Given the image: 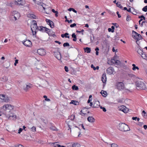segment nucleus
Returning a JSON list of instances; mask_svg holds the SVG:
<instances>
[{
  "label": "nucleus",
  "instance_id": "ea45409f",
  "mask_svg": "<svg viewBox=\"0 0 147 147\" xmlns=\"http://www.w3.org/2000/svg\"><path fill=\"white\" fill-rule=\"evenodd\" d=\"M45 31V32H46L47 33L49 34L50 32H51L50 30L46 28H45L44 29Z\"/></svg>",
  "mask_w": 147,
  "mask_h": 147
},
{
  "label": "nucleus",
  "instance_id": "a18cd8bd",
  "mask_svg": "<svg viewBox=\"0 0 147 147\" xmlns=\"http://www.w3.org/2000/svg\"><path fill=\"white\" fill-rule=\"evenodd\" d=\"M142 10L145 12L147 11V5L144 7L142 9Z\"/></svg>",
  "mask_w": 147,
  "mask_h": 147
},
{
  "label": "nucleus",
  "instance_id": "b1692460",
  "mask_svg": "<svg viewBox=\"0 0 147 147\" xmlns=\"http://www.w3.org/2000/svg\"><path fill=\"white\" fill-rule=\"evenodd\" d=\"M28 17L30 18L36 19V16L34 15L30 14L28 15Z\"/></svg>",
  "mask_w": 147,
  "mask_h": 147
},
{
  "label": "nucleus",
  "instance_id": "a211bd4d",
  "mask_svg": "<svg viewBox=\"0 0 147 147\" xmlns=\"http://www.w3.org/2000/svg\"><path fill=\"white\" fill-rule=\"evenodd\" d=\"M101 80L103 83H105L107 81V78L106 74L105 73L103 74L101 78Z\"/></svg>",
  "mask_w": 147,
  "mask_h": 147
},
{
  "label": "nucleus",
  "instance_id": "7ed1b4c3",
  "mask_svg": "<svg viewBox=\"0 0 147 147\" xmlns=\"http://www.w3.org/2000/svg\"><path fill=\"white\" fill-rule=\"evenodd\" d=\"M136 86L139 88L142 89H144L146 88L145 84L142 82L140 81H137L136 82Z\"/></svg>",
  "mask_w": 147,
  "mask_h": 147
},
{
  "label": "nucleus",
  "instance_id": "412c9836",
  "mask_svg": "<svg viewBox=\"0 0 147 147\" xmlns=\"http://www.w3.org/2000/svg\"><path fill=\"white\" fill-rule=\"evenodd\" d=\"M87 120L89 122L93 123L94 122L95 119L92 117L90 116L88 117Z\"/></svg>",
  "mask_w": 147,
  "mask_h": 147
},
{
  "label": "nucleus",
  "instance_id": "864d4df0",
  "mask_svg": "<svg viewBox=\"0 0 147 147\" xmlns=\"http://www.w3.org/2000/svg\"><path fill=\"white\" fill-rule=\"evenodd\" d=\"M108 31L109 32H114V30L110 28H109L108 29Z\"/></svg>",
  "mask_w": 147,
  "mask_h": 147
},
{
  "label": "nucleus",
  "instance_id": "7c9ffc66",
  "mask_svg": "<svg viewBox=\"0 0 147 147\" xmlns=\"http://www.w3.org/2000/svg\"><path fill=\"white\" fill-rule=\"evenodd\" d=\"M45 28V27H43L42 26H40L38 29L40 31H42V32H45L44 29Z\"/></svg>",
  "mask_w": 147,
  "mask_h": 147
},
{
  "label": "nucleus",
  "instance_id": "e433bc0d",
  "mask_svg": "<svg viewBox=\"0 0 147 147\" xmlns=\"http://www.w3.org/2000/svg\"><path fill=\"white\" fill-rule=\"evenodd\" d=\"M141 55H140L141 57L144 59H146V58L147 57V56L145 54V53L144 52H143L142 53V54H141Z\"/></svg>",
  "mask_w": 147,
  "mask_h": 147
},
{
  "label": "nucleus",
  "instance_id": "4be33fe9",
  "mask_svg": "<svg viewBox=\"0 0 147 147\" xmlns=\"http://www.w3.org/2000/svg\"><path fill=\"white\" fill-rule=\"evenodd\" d=\"M84 50L85 52H86L87 53H90L91 51V49L90 48L86 47L84 48Z\"/></svg>",
  "mask_w": 147,
  "mask_h": 147
},
{
  "label": "nucleus",
  "instance_id": "c9c22d12",
  "mask_svg": "<svg viewBox=\"0 0 147 147\" xmlns=\"http://www.w3.org/2000/svg\"><path fill=\"white\" fill-rule=\"evenodd\" d=\"M53 146L54 147H61V146L58 144L57 142H55L52 144Z\"/></svg>",
  "mask_w": 147,
  "mask_h": 147
},
{
  "label": "nucleus",
  "instance_id": "c756f323",
  "mask_svg": "<svg viewBox=\"0 0 147 147\" xmlns=\"http://www.w3.org/2000/svg\"><path fill=\"white\" fill-rule=\"evenodd\" d=\"M72 37L74 38L73 39V41H76L77 38L76 37V35L74 33H73L71 35Z\"/></svg>",
  "mask_w": 147,
  "mask_h": 147
},
{
  "label": "nucleus",
  "instance_id": "bf43d9fd",
  "mask_svg": "<svg viewBox=\"0 0 147 147\" xmlns=\"http://www.w3.org/2000/svg\"><path fill=\"white\" fill-rule=\"evenodd\" d=\"M32 130L33 131H36V128L34 127H33L31 128Z\"/></svg>",
  "mask_w": 147,
  "mask_h": 147
},
{
  "label": "nucleus",
  "instance_id": "9b49d317",
  "mask_svg": "<svg viewBox=\"0 0 147 147\" xmlns=\"http://www.w3.org/2000/svg\"><path fill=\"white\" fill-rule=\"evenodd\" d=\"M0 98L3 100L4 101L8 102L9 101V97L3 94H0Z\"/></svg>",
  "mask_w": 147,
  "mask_h": 147
},
{
  "label": "nucleus",
  "instance_id": "aec40b11",
  "mask_svg": "<svg viewBox=\"0 0 147 147\" xmlns=\"http://www.w3.org/2000/svg\"><path fill=\"white\" fill-rule=\"evenodd\" d=\"M133 33L137 34L136 37V39L137 40H139L142 39V37L140 34L137 33L134 30H133Z\"/></svg>",
  "mask_w": 147,
  "mask_h": 147
},
{
  "label": "nucleus",
  "instance_id": "680f3d73",
  "mask_svg": "<svg viewBox=\"0 0 147 147\" xmlns=\"http://www.w3.org/2000/svg\"><path fill=\"white\" fill-rule=\"evenodd\" d=\"M147 23V22L146 21H142L141 23L140 26L141 27H142L143 26V23Z\"/></svg>",
  "mask_w": 147,
  "mask_h": 147
},
{
  "label": "nucleus",
  "instance_id": "13d9d810",
  "mask_svg": "<svg viewBox=\"0 0 147 147\" xmlns=\"http://www.w3.org/2000/svg\"><path fill=\"white\" fill-rule=\"evenodd\" d=\"M131 19L130 17L129 16H127V17L126 18V20L127 21H129Z\"/></svg>",
  "mask_w": 147,
  "mask_h": 147
},
{
  "label": "nucleus",
  "instance_id": "58836bf2",
  "mask_svg": "<svg viewBox=\"0 0 147 147\" xmlns=\"http://www.w3.org/2000/svg\"><path fill=\"white\" fill-rule=\"evenodd\" d=\"M72 89L73 90H78V87L77 86H76L75 85H74L72 86Z\"/></svg>",
  "mask_w": 147,
  "mask_h": 147
},
{
  "label": "nucleus",
  "instance_id": "052dcab7",
  "mask_svg": "<svg viewBox=\"0 0 147 147\" xmlns=\"http://www.w3.org/2000/svg\"><path fill=\"white\" fill-rule=\"evenodd\" d=\"M138 18H143L144 20H145V17L143 15H141L140 16H139Z\"/></svg>",
  "mask_w": 147,
  "mask_h": 147
},
{
  "label": "nucleus",
  "instance_id": "6e6d98bb",
  "mask_svg": "<svg viewBox=\"0 0 147 147\" xmlns=\"http://www.w3.org/2000/svg\"><path fill=\"white\" fill-rule=\"evenodd\" d=\"M64 69H65V71L66 72H68V71H69L68 68L66 66H65L64 67Z\"/></svg>",
  "mask_w": 147,
  "mask_h": 147
},
{
  "label": "nucleus",
  "instance_id": "3c124183",
  "mask_svg": "<svg viewBox=\"0 0 147 147\" xmlns=\"http://www.w3.org/2000/svg\"><path fill=\"white\" fill-rule=\"evenodd\" d=\"M132 34H133L132 36H133V38H134L136 39V37L137 34H136L135 33H133V30L132 31Z\"/></svg>",
  "mask_w": 147,
  "mask_h": 147
},
{
  "label": "nucleus",
  "instance_id": "09e8293b",
  "mask_svg": "<svg viewBox=\"0 0 147 147\" xmlns=\"http://www.w3.org/2000/svg\"><path fill=\"white\" fill-rule=\"evenodd\" d=\"M112 25H113L114 27L115 26L116 28H118L119 27V25L116 23H112Z\"/></svg>",
  "mask_w": 147,
  "mask_h": 147
},
{
  "label": "nucleus",
  "instance_id": "79ce46f5",
  "mask_svg": "<svg viewBox=\"0 0 147 147\" xmlns=\"http://www.w3.org/2000/svg\"><path fill=\"white\" fill-rule=\"evenodd\" d=\"M125 102V100L124 99H122L121 100H120V105H123Z\"/></svg>",
  "mask_w": 147,
  "mask_h": 147
},
{
  "label": "nucleus",
  "instance_id": "8fccbe9b",
  "mask_svg": "<svg viewBox=\"0 0 147 147\" xmlns=\"http://www.w3.org/2000/svg\"><path fill=\"white\" fill-rule=\"evenodd\" d=\"M111 147H118L117 145L115 144H111Z\"/></svg>",
  "mask_w": 147,
  "mask_h": 147
},
{
  "label": "nucleus",
  "instance_id": "0eeeda50",
  "mask_svg": "<svg viewBox=\"0 0 147 147\" xmlns=\"http://www.w3.org/2000/svg\"><path fill=\"white\" fill-rule=\"evenodd\" d=\"M12 15L14 16L15 20H16L18 19L20 17V13L18 11H13L12 13Z\"/></svg>",
  "mask_w": 147,
  "mask_h": 147
},
{
  "label": "nucleus",
  "instance_id": "a878e982",
  "mask_svg": "<svg viewBox=\"0 0 147 147\" xmlns=\"http://www.w3.org/2000/svg\"><path fill=\"white\" fill-rule=\"evenodd\" d=\"M69 35V34L67 33H65V34H62L61 36L62 38H64L65 37V38H69V36H67V35Z\"/></svg>",
  "mask_w": 147,
  "mask_h": 147
},
{
  "label": "nucleus",
  "instance_id": "f257e3e1",
  "mask_svg": "<svg viewBox=\"0 0 147 147\" xmlns=\"http://www.w3.org/2000/svg\"><path fill=\"white\" fill-rule=\"evenodd\" d=\"M31 27L33 35H36V30L38 29V28L37 26L36 22L35 20H33L32 21Z\"/></svg>",
  "mask_w": 147,
  "mask_h": 147
},
{
  "label": "nucleus",
  "instance_id": "2f4dec72",
  "mask_svg": "<svg viewBox=\"0 0 147 147\" xmlns=\"http://www.w3.org/2000/svg\"><path fill=\"white\" fill-rule=\"evenodd\" d=\"M91 67L94 70H95L96 69L98 70L99 68V67L98 66H97L96 67L94 66L93 64H91Z\"/></svg>",
  "mask_w": 147,
  "mask_h": 147
},
{
  "label": "nucleus",
  "instance_id": "9d476101",
  "mask_svg": "<svg viewBox=\"0 0 147 147\" xmlns=\"http://www.w3.org/2000/svg\"><path fill=\"white\" fill-rule=\"evenodd\" d=\"M22 43L25 46L27 47H31L32 46V43L30 40H26L25 41H23Z\"/></svg>",
  "mask_w": 147,
  "mask_h": 147
},
{
  "label": "nucleus",
  "instance_id": "4c0bfd02",
  "mask_svg": "<svg viewBox=\"0 0 147 147\" xmlns=\"http://www.w3.org/2000/svg\"><path fill=\"white\" fill-rule=\"evenodd\" d=\"M143 52L142 50V49H140L139 48V49H138L137 51V53H138L140 55H141V54H142V53Z\"/></svg>",
  "mask_w": 147,
  "mask_h": 147
},
{
  "label": "nucleus",
  "instance_id": "e2e57ef3",
  "mask_svg": "<svg viewBox=\"0 0 147 147\" xmlns=\"http://www.w3.org/2000/svg\"><path fill=\"white\" fill-rule=\"evenodd\" d=\"M84 31V30H82L81 31H79L78 30H76V32L77 33H83Z\"/></svg>",
  "mask_w": 147,
  "mask_h": 147
},
{
  "label": "nucleus",
  "instance_id": "2eb2a0df",
  "mask_svg": "<svg viewBox=\"0 0 147 147\" xmlns=\"http://www.w3.org/2000/svg\"><path fill=\"white\" fill-rule=\"evenodd\" d=\"M14 4L18 5H23L24 3L22 0H16Z\"/></svg>",
  "mask_w": 147,
  "mask_h": 147
},
{
  "label": "nucleus",
  "instance_id": "338daca9",
  "mask_svg": "<svg viewBox=\"0 0 147 147\" xmlns=\"http://www.w3.org/2000/svg\"><path fill=\"white\" fill-rule=\"evenodd\" d=\"M15 147H22L23 146L19 144L18 145H15Z\"/></svg>",
  "mask_w": 147,
  "mask_h": 147
},
{
  "label": "nucleus",
  "instance_id": "5701e85b",
  "mask_svg": "<svg viewBox=\"0 0 147 147\" xmlns=\"http://www.w3.org/2000/svg\"><path fill=\"white\" fill-rule=\"evenodd\" d=\"M70 104H73L75 105H78L79 104V102L76 100H72L70 102Z\"/></svg>",
  "mask_w": 147,
  "mask_h": 147
},
{
  "label": "nucleus",
  "instance_id": "603ef678",
  "mask_svg": "<svg viewBox=\"0 0 147 147\" xmlns=\"http://www.w3.org/2000/svg\"><path fill=\"white\" fill-rule=\"evenodd\" d=\"M100 108L101 109H102L103 111L104 112H106V109L105 107H102V106L100 107Z\"/></svg>",
  "mask_w": 147,
  "mask_h": 147
},
{
  "label": "nucleus",
  "instance_id": "4d7b16f0",
  "mask_svg": "<svg viewBox=\"0 0 147 147\" xmlns=\"http://www.w3.org/2000/svg\"><path fill=\"white\" fill-rule=\"evenodd\" d=\"M76 23H74L70 25V27L71 28H73L74 26H76Z\"/></svg>",
  "mask_w": 147,
  "mask_h": 147
},
{
  "label": "nucleus",
  "instance_id": "39448f33",
  "mask_svg": "<svg viewBox=\"0 0 147 147\" xmlns=\"http://www.w3.org/2000/svg\"><path fill=\"white\" fill-rule=\"evenodd\" d=\"M57 50L53 51L54 56L59 60H60L61 58V56L60 53L59 52V48H57Z\"/></svg>",
  "mask_w": 147,
  "mask_h": 147
},
{
  "label": "nucleus",
  "instance_id": "c03bdc74",
  "mask_svg": "<svg viewBox=\"0 0 147 147\" xmlns=\"http://www.w3.org/2000/svg\"><path fill=\"white\" fill-rule=\"evenodd\" d=\"M63 46L64 47H69V44L68 42H65L63 44Z\"/></svg>",
  "mask_w": 147,
  "mask_h": 147
},
{
  "label": "nucleus",
  "instance_id": "774afa93",
  "mask_svg": "<svg viewBox=\"0 0 147 147\" xmlns=\"http://www.w3.org/2000/svg\"><path fill=\"white\" fill-rule=\"evenodd\" d=\"M132 13L134 15H136L137 13L135 11V10H134L132 12Z\"/></svg>",
  "mask_w": 147,
  "mask_h": 147
},
{
  "label": "nucleus",
  "instance_id": "473e14b6",
  "mask_svg": "<svg viewBox=\"0 0 147 147\" xmlns=\"http://www.w3.org/2000/svg\"><path fill=\"white\" fill-rule=\"evenodd\" d=\"M115 88L119 90V82H117L115 84Z\"/></svg>",
  "mask_w": 147,
  "mask_h": 147
},
{
  "label": "nucleus",
  "instance_id": "6ab92c4d",
  "mask_svg": "<svg viewBox=\"0 0 147 147\" xmlns=\"http://www.w3.org/2000/svg\"><path fill=\"white\" fill-rule=\"evenodd\" d=\"M100 106V102L98 101H96L94 103L93 106L92 107L95 108H98Z\"/></svg>",
  "mask_w": 147,
  "mask_h": 147
},
{
  "label": "nucleus",
  "instance_id": "69168bd1",
  "mask_svg": "<svg viewBox=\"0 0 147 147\" xmlns=\"http://www.w3.org/2000/svg\"><path fill=\"white\" fill-rule=\"evenodd\" d=\"M18 60L16 59L15 60V63H14V65L16 66L17 63H18Z\"/></svg>",
  "mask_w": 147,
  "mask_h": 147
},
{
  "label": "nucleus",
  "instance_id": "f03ea898",
  "mask_svg": "<svg viewBox=\"0 0 147 147\" xmlns=\"http://www.w3.org/2000/svg\"><path fill=\"white\" fill-rule=\"evenodd\" d=\"M120 130L122 131H127L130 129L128 126L124 123H120Z\"/></svg>",
  "mask_w": 147,
  "mask_h": 147
},
{
  "label": "nucleus",
  "instance_id": "49530a36",
  "mask_svg": "<svg viewBox=\"0 0 147 147\" xmlns=\"http://www.w3.org/2000/svg\"><path fill=\"white\" fill-rule=\"evenodd\" d=\"M43 97L44 98H45V100L46 101H50V100L49 99L47 98V97L46 96L44 95L43 96Z\"/></svg>",
  "mask_w": 147,
  "mask_h": 147
},
{
  "label": "nucleus",
  "instance_id": "393cba45",
  "mask_svg": "<svg viewBox=\"0 0 147 147\" xmlns=\"http://www.w3.org/2000/svg\"><path fill=\"white\" fill-rule=\"evenodd\" d=\"M100 93L104 97H106L107 96V92L104 90H102Z\"/></svg>",
  "mask_w": 147,
  "mask_h": 147
},
{
  "label": "nucleus",
  "instance_id": "4468645a",
  "mask_svg": "<svg viewBox=\"0 0 147 147\" xmlns=\"http://www.w3.org/2000/svg\"><path fill=\"white\" fill-rule=\"evenodd\" d=\"M46 21L47 24L49 25L51 28H53L54 27V23L51 20L46 19Z\"/></svg>",
  "mask_w": 147,
  "mask_h": 147
},
{
  "label": "nucleus",
  "instance_id": "ddd939ff",
  "mask_svg": "<svg viewBox=\"0 0 147 147\" xmlns=\"http://www.w3.org/2000/svg\"><path fill=\"white\" fill-rule=\"evenodd\" d=\"M107 74H114V70L113 68L112 67H109L107 70Z\"/></svg>",
  "mask_w": 147,
  "mask_h": 147
},
{
  "label": "nucleus",
  "instance_id": "20e7f679",
  "mask_svg": "<svg viewBox=\"0 0 147 147\" xmlns=\"http://www.w3.org/2000/svg\"><path fill=\"white\" fill-rule=\"evenodd\" d=\"M33 86L30 83H27L24 84L22 88L25 91H28Z\"/></svg>",
  "mask_w": 147,
  "mask_h": 147
},
{
  "label": "nucleus",
  "instance_id": "f8f14e48",
  "mask_svg": "<svg viewBox=\"0 0 147 147\" xmlns=\"http://www.w3.org/2000/svg\"><path fill=\"white\" fill-rule=\"evenodd\" d=\"M37 53L40 55L43 56L46 54V51L44 49H39L37 50Z\"/></svg>",
  "mask_w": 147,
  "mask_h": 147
},
{
  "label": "nucleus",
  "instance_id": "f3484780",
  "mask_svg": "<svg viewBox=\"0 0 147 147\" xmlns=\"http://www.w3.org/2000/svg\"><path fill=\"white\" fill-rule=\"evenodd\" d=\"M111 62L114 64L118 65L119 63V60H117L115 56L114 57L113 59H111Z\"/></svg>",
  "mask_w": 147,
  "mask_h": 147
},
{
  "label": "nucleus",
  "instance_id": "bb28decb",
  "mask_svg": "<svg viewBox=\"0 0 147 147\" xmlns=\"http://www.w3.org/2000/svg\"><path fill=\"white\" fill-rule=\"evenodd\" d=\"M8 104H5L3 106V108L5 111H6L7 109H8Z\"/></svg>",
  "mask_w": 147,
  "mask_h": 147
},
{
  "label": "nucleus",
  "instance_id": "a19ab883",
  "mask_svg": "<svg viewBox=\"0 0 147 147\" xmlns=\"http://www.w3.org/2000/svg\"><path fill=\"white\" fill-rule=\"evenodd\" d=\"M8 109L9 110H11L13 109L14 108V107L13 106L11 105L8 104Z\"/></svg>",
  "mask_w": 147,
  "mask_h": 147
},
{
  "label": "nucleus",
  "instance_id": "423d86ee",
  "mask_svg": "<svg viewBox=\"0 0 147 147\" xmlns=\"http://www.w3.org/2000/svg\"><path fill=\"white\" fill-rule=\"evenodd\" d=\"M75 118V116L74 115H72L70 116L69 117V118L67 119L66 122H67V124L68 126L70 129H71V125L69 124V122H70L69 120H71V121H73Z\"/></svg>",
  "mask_w": 147,
  "mask_h": 147
},
{
  "label": "nucleus",
  "instance_id": "5fc2aeb1",
  "mask_svg": "<svg viewBox=\"0 0 147 147\" xmlns=\"http://www.w3.org/2000/svg\"><path fill=\"white\" fill-rule=\"evenodd\" d=\"M121 73L124 75H126V76L127 75V74L126 73V72L125 71L122 70L121 71Z\"/></svg>",
  "mask_w": 147,
  "mask_h": 147
},
{
  "label": "nucleus",
  "instance_id": "de8ad7c7",
  "mask_svg": "<svg viewBox=\"0 0 147 147\" xmlns=\"http://www.w3.org/2000/svg\"><path fill=\"white\" fill-rule=\"evenodd\" d=\"M11 117H13L16 119V116L15 115H11L9 117V119H11Z\"/></svg>",
  "mask_w": 147,
  "mask_h": 147
},
{
  "label": "nucleus",
  "instance_id": "6e6552de",
  "mask_svg": "<svg viewBox=\"0 0 147 147\" xmlns=\"http://www.w3.org/2000/svg\"><path fill=\"white\" fill-rule=\"evenodd\" d=\"M124 83V81H123L122 82H120V91L123 90L124 92H127L128 90L125 87Z\"/></svg>",
  "mask_w": 147,
  "mask_h": 147
},
{
  "label": "nucleus",
  "instance_id": "72a5a7b5",
  "mask_svg": "<svg viewBox=\"0 0 147 147\" xmlns=\"http://www.w3.org/2000/svg\"><path fill=\"white\" fill-rule=\"evenodd\" d=\"M80 145L78 143H74L72 145L73 147H80Z\"/></svg>",
  "mask_w": 147,
  "mask_h": 147
},
{
  "label": "nucleus",
  "instance_id": "37998d69",
  "mask_svg": "<svg viewBox=\"0 0 147 147\" xmlns=\"http://www.w3.org/2000/svg\"><path fill=\"white\" fill-rule=\"evenodd\" d=\"M131 78H134L135 77V76L132 74H127V75Z\"/></svg>",
  "mask_w": 147,
  "mask_h": 147
},
{
  "label": "nucleus",
  "instance_id": "c85d7f7f",
  "mask_svg": "<svg viewBox=\"0 0 147 147\" xmlns=\"http://www.w3.org/2000/svg\"><path fill=\"white\" fill-rule=\"evenodd\" d=\"M142 115L145 119L147 118V113L144 111H143L142 112Z\"/></svg>",
  "mask_w": 147,
  "mask_h": 147
},
{
  "label": "nucleus",
  "instance_id": "0e129e2a",
  "mask_svg": "<svg viewBox=\"0 0 147 147\" xmlns=\"http://www.w3.org/2000/svg\"><path fill=\"white\" fill-rule=\"evenodd\" d=\"M23 129L21 128H20L18 130V133L20 134L22 131Z\"/></svg>",
  "mask_w": 147,
  "mask_h": 147
},
{
  "label": "nucleus",
  "instance_id": "cd10ccee",
  "mask_svg": "<svg viewBox=\"0 0 147 147\" xmlns=\"http://www.w3.org/2000/svg\"><path fill=\"white\" fill-rule=\"evenodd\" d=\"M132 66L133 67L132 68V69L133 70L135 71L136 69L137 70L139 69V68L137 66H136L135 64H133L132 65Z\"/></svg>",
  "mask_w": 147,
  "mask_h": 147
},
{
  "label": "nucleus",
  "instance_id": "f704fd0d",
  "mask_svg": "<svg viewBox=\"0 0 147 147\" xmlns=\"http://www.w3.org/2000/svg\"><path fill=\"white\" fill-rule=\"evenodd\" d=\"M120 67L123 68L124 69H125L127 68V66L125 64H122L120 61Z\"/></svg>",
  "mask_w": 147,
  "mask_h": 147
},
{
  "label": "nucleus",
  "instance_id": "1a4fd4ad",
  "mask_svg": "<svg viewBox=\"0 0 147 147\" xmlns=\"http://www.w3.org/2000/svg\"><path fill=\"white\" fill-rule=\"evenodd\" d=\"M120 111L123 112L125 113H127L129 111V109L125 106L123 105H120Z\"/></svg>",
  "mask_w": 147,
  "mask_h": 147
},
{
  "label": "nucleus",
  "instance_id": "dca6fc26",
  "mask_svg": "<svg viewBox=\"0 0 147 147\" xmlns=\"http://www.w3.org/2000/svg\"><path fill=\"white\" fill-rule=\"evenodd\" d=\"M34 3H36V4H37L38 5H41L43 9L44 10L45 9V7L43 6L42 4V0H33Z\"/></svg>",
  "mask_w": 147,
  "mask_h": 147
}]
</instances>
